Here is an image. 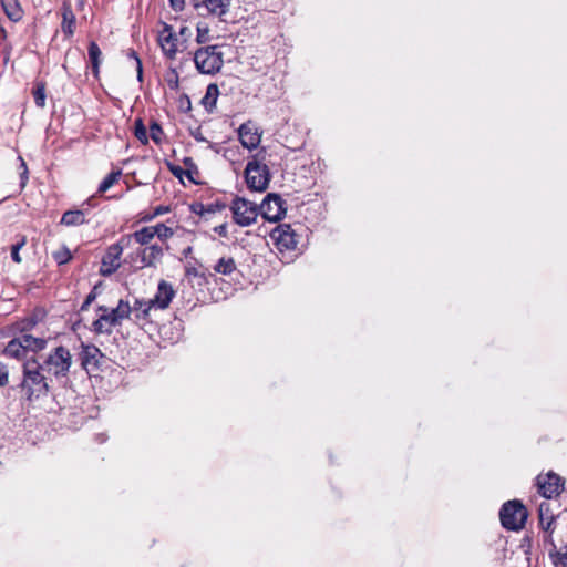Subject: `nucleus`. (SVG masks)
<instances>
[{"label": "nucleus", "instance_id": "nucleus-1", "mask_svg": "<svg viewBox=\"0 0 567 567\" xmlns=\"http://www.w3.org/2000/svg\"><path fill=\"white\" fill-rule=\"evenodd\" d=\"M43 372V365L34 357L24 361L20 388L30 402L48 395L50 391L48 379Z\"/></svg>", "mask_w": 567, "mask_h": 567}, {"label": "nucleus", "instance_id": "nucleus-48", "mask_svg": "<svg viewBox=\"0 0 567 567\" xmlns=\"http://www.w3.org/2000/svg\"><path fill=\"white\" fill-rule=\"evenodd\" d=\"M169 169L173 173V175L178 178H182L185 175V168L181 166H171Z\"/></svg>", "mask_w": 567, "mask_h": 567}, {"label": "nucleus", "instance_id": "nucleus-3", "mask_svg": "<svg viewBox=\"0 0 567 567\" xmlns=\"http://www.w3.org/2000/svg\"><path fill=\"white\" fill-rule=\"evenodd\" d=\"M270 171L264 157L260 158V154H255L248 161L245 168V179L247 187L254 192H265L270 183Z\"/></svg>", "mask_w": 567, "mask_h": 567}, {"label": "nucleus", "instance_id": "nucleus-15", "mask_svg": "<svg viewBox=\"0 0 567 567\" xmlns=\"http://www.w3.org/2000/svg\"><path fill=\"white\" fill-rule=\"evenodd\" d=\"M158 41L164 54L168 59H174L177 52V39L173 32L172 25L163 23V30L158 35Z\"/></svg>", "mask_w": 567, "mask_h": 567}, {"label": "nucleus", "instance_id": "nucleus-21", "mask_svg": "<svg viewBox=\"0 0 567 567\" xmlns=\"http://www.w3.org/2000/svg\"><path fill=\"white\" fill-rule=\"evenodd\" d=\"M3 12L12 22H18L23 17V9L19 0H0Z\"/></svg>", "mask_w": 567, "mask_h": 567}, {"label": "nucleus", "instance_id": "nucleus-29", "mask_svg": "<svg viewBox=\"0 0 567 567\" xmlns=\"http://www.w3.org/2000/svg\"><path fill=\"white\" fill-rule=\"evenodd\" d=\"M218 95V86L216 84H209L206 89V93L202 100V103L205 105L206 109L215 107Z\"/></svg>", "mask_w": 567, "mask_h": 567}, {"label": "nucleus", "instance_id": "nucleus-8", "mask_svg": "<svg viewBox=\"0 0 567 567\" xmlns=\"http://www.w3.org/2000/svg\"><path fill=\"white\" fill-rule=\"evenodd\" d=\"M128 248L127 245L122 244V237L114 244L110 245L104 252L100 274L103 277H110L114 272H116L121 267V257L123 255V250Z\"/></svg>", "mask_w": 567, "mask_h": 567}, {"label": "nucleus", "instance_id": "nucleus-4", "mask_svg": "<svg viewBox=\"0 0 567 567\" xmlns=\"http://www.w3.org/2000/svg\"><path fill=\"white\" fill-rule=\"evenodd\" d=\"M194 63L202 74H216L224 65L223 52L217 44L206 45L194 52Z\"/></svg>", "mask_w": 567, "mask_h": 567}, {"label": "nucleus", "instance_id": "nucleus-31", "mask_svg": "<svg viewBox=\"0 0 567 567\" xmlns=\"http://www.w3.org/2000/svg\"><path fill=\"white\" fill-rule=\"evenodd\" d=\"M153 228V234L158 238L162 243L166 241L174 235V230L166 226L163 223L151 226Z\"/></svg>", "mask_w": 567, "mask_h": 567}, {"label": "nucleus", "instance_id": "nucleus-9", "mask_svg": "<svg viewBox=\"0 0 567 567\" xmlns=\"http://www.w3.org/2000/svg\"><path fill=\"white\" fill-rule=\"evenodd\" d=\"M259 214L268 221L280 220L286 214L285 200L278 194H268L259 205Z\"/></svg>", "mask_w": 567, "mask_h": 567}, {"label": "nucleus", "instance_id": "nucleus-23", "mask_svg": "<svg viewBox=\"0 0 567 567\" xmlns=\"http://www.w3.org/2000/svg\"><path fill=\"white\" fill-rule=\"evenodd\" d=\"M87 55L92 65V73L95 79L100 74V65L102 62V51L95 41H91L87 47Z\"/></svg>", "mask_w": 567, "mask_h": 567}, {"label": "nucleus", "instance_id": "nucleus-26", "mask_svg": "<svg viewBox=\"0 0 567 567\" xmlns=\"http://www.w3.org/2000/svg\"><path fill=\"white\" fill-rule=\"evenodd\" d=\"M539 525L543 530L548 532L554 523V515L549 512V504L542 503L538 508Z\"/></svg>", "mask_w": 567, "mask_h": 567}, {"label": "nucleus", "instance_id": "nucleus-12", "mask_svg": "<svg viewBox=\"0 0 567 567\" xmlns=\"http://www.w3.org/2000/svg\"><path fill=\"white\" fill-rule=\"evenodd\" d=\"M81 365L86 371H92L99 369L100 360L104 357L101 350L94 344H85L81 346Z\"/></svg>", "mask_w": 567, "mask_h": 567}, {"label": "nucleus", "instance_id": "nucleus-43", "mask_svg": "<svg viewBox=\"0 0 567 567\" xmlns=\"http://www.w3.org/2000/svg\"><path fill=\"white\" fill-rule=\"evenodd\" d=\"M168 212H169V207L168 206L159 205V206L155 207V209H154V212H153V214L151 216L144 217L143 219L144 220H151L152 218L161 216V215H164V214H166Z\"/></svg>", "mask_w": 567, "mask_h": 567}, {"label": "nucleus", "instance_id": "nucleus-36", "mask_svg": "<svg viewBox=\"0 0 567 567\" xmlns=\"http://www.w3.org/2000/svg\"><path fill=\"white\" fill-rule=\"evenodd\" d=\"M53 259L58 265H64L72 259V254L66 246H62L53 252Z\"/></svg>", "mask_w": 567, "mask_h": 567}, {"label": "nucleus", "instance_id": "nucleus-34", "mask_svg": "<svg viewBox=\"0 0 567 567\" xmlns=\"http://www.w3.org/2000/svg\"><path fill=\"white\" fill-rule=\"evenodd\" d=\"M184 165L186 167L185 168V176L192 183L198 184V182H197L195 176H198L199 172H198V168H197L196 164L194 163V161L190 157H186L184 159Z\"/></svg>", "mask_w": 567, "mask_h": 567}, {"label": "nucleus", "instance_id": "nucleus-33", "mask_svg": "<svg viewBox=\"0 0 567 567\" xmlns=\"http://www.w3.org/2000/svg\"><path fill=\"white\" fill-rule=\"evenodd\" d=\"M33 97L34 103L38 107L45 106V84L43 82H38L35 87L33 89Z\"/></svg>", "mask_w": 567, "mask_h": 567}, {"label": "nucleus", "instance_id": "nucleus-35", "mask_svg": "<svg viewBox=\"0 0 567 567\" xmlns=\"http://www.w3.org/2000/svg\"><path fill=\"white\" fill-rule=\"evenodd\" d=\"M134 135L144 145L148 143V135L142 118L135 120Z\"/></svg>", "mask_w": 567, "mask_h": 567}, {"label": "nucleus", "instance_id": "nucleus-7", "mask_svg": "<svg viewBox=\"0 0 567 567\" xmlns=\"http://www.w3.org/2000/svg\"><path fill=\"white\" fill-rule=\"evenodd\" d=\"M234 221L240 227L252 225L259 215V206L243 197H235L229 206Z\"/></svg>", "mask_w": 567, "mask_h": 567}, {"label": "nucleus", "instance_id": "nucleus-42", "mask_svg": "<svg viewBox=\"0 0 567 567\" xmlns=\"http://www.w3.org/2000/svg\"><path fill=\"white\" fill-rule=\"evenodd\" d=\"M9 383V369L7 364L0 361V388L8 385Z\"/></svg>", "mask_w": 567, "mask_h": 567}, {"label": "nucleus", "instance_id": "nucleus-38", "mask_svg": "<svg viewBox=\"0 0 567 567\" xmlns=\"http://www.w3.org/2000/svg\"><path fill=\"white\" fill-rule=\"evenodd\" d=\"M27 244V238L25 236H21L20 239L14 244L12 245L11 247V258L14 262L17 264H20L21 262V257H20V249Z\"/></svg>", "mask_w": 567, "mask_h": 567}, {"label": "nucleus", "instance_id": "nucleus-37", "mask_svg": "<svg viewBox=\"0 0 567 567\" xmlns=\"http://www.w3.org/2000/svg\"><path fill=\"white\" fill-rule=\"evenodd\" d=\"M196 42L199 44L207 43L209 41V27L206 23L199 22L196 28Z\"/></svg>", "mask_w": 567, "mask_h": 567}, {"label": "nucleus", "instance_id": "nucleus-41", "mask_svg": "<svg viewBox=\"0 0 567 567\" xmlns=\"http://www.w3.org/2000/svg\"><path fill=\"white\" fill-rule=\"evenodd\" d=\"M38 320L33 317L27 318L19 323V330L23 333L35 327Z\"/></svg>", "mask_w": 567, "mask_h": 567}, {"label": "nucleus", "instance_id": "nucleus-2", "mask_svg": "<svg viewBox=\"0 0 567 567\" xmlns=\"http://www.w3.org/2000/svg\"><path fill=\"white\" fill-rule=\"evenodd\" d=\"M97 310L101 311V315L93 321L92 330L99 334H110L114 327L121 324L132 313L130 302L124 300H120L118 305L111 310L105 306H100Z\"/></svg>", "mask_w": 567, "mask_h": 567}, {"label": "nucleus", "instance_id": "nucleus-10", "mask_svg": "<svg viewBox=\"0 0 567 567\" xmlns=\"http://www.w3.org/2000/svg\"><path fill=\"white\" fill-rule=\"evenodd\" d=\"M538 492L545 498H553L558 496L564 489V480L554 472H548L545 475H538L536 478Z\"/></svg>", "mask_w": 567, "mask_h": 567}, {"label": "nucleus", "instance_id": "nucleus-24", "mask_svg": "<svg viewBox=\"0 0 567 567\" xmlns=\"http://www.w3.org/2000/svg\"><path fill=\"white\" fill-rule=\"evenodd\" d=\"M152 308H155L152 300H141L135 299L133 306H131L132 313H134L137 320H147L150 317V311Z\"/></svg>", "mask_w": 567, "mask_h": 567}, {"label": "nucleus", "instance_id": "nucleus-22", "mask_svg": "<svg viewBox=\"0 0 567 567\" xmlns=\"http://www.w3.org/2000/svg\"><path fill=\"white\" fill-rule=\"evenodd\" d=\"M3 354L17 360L23 359L27 353L22 343V337L20 336L10 340L3 350Z\"/></svg>", "mask_w": 567, "mask_h": 567}, {"label": "nucleus", "instance_id": "nucleus-17", "mask_svg": "<svg viewBox=\"0 0 567 567\" xmlns=\"http://www.w3.org/2000/svg\"><path fill=\"white\" fill-rule=\"evenodd\" d=\"M174 296L175 291L173 289V286L165 280H161L157 287V291L154 298H152L151 300L156 309L164 310L169 306Z\"/></svg>", "mask_w": 567, "mask_h": 567}, {"label": "nucleus", "instance_id": "nucleus-47", "mask_svg": "<svg viewBox=\"0 0 567 567\" xmlns=\"http://www.w3.org/2000/svg\"><path fill=\"white\" fill-rule=\"evenodd\" d=\"M21 161V167L23 168V172L21 173V186L23 187L28 181V168L25 165V162L20 157Z\"/></svg>", "mask_w": 567, "mask_h": 567}, {"label": "nucleus", "instance_id": "nucleus-5", "mask_svg": "<svg viewBox=\"0 0 567 567\" xmlns=\"http://www.w3.org/2000/svg\"><path fill=\"white\" fill-rule=\"evenodd\" d=\"M44 371L56 379H66L72 365L70 350L63 346L56 347L42 363Z\"/></svg>", "mask_w": 567, "mask_h": 567}, {"label": "nucleus", "instance_id": "nucleus-52", "mask_svg": "<svg viewBox=\"0 0 567 567\" xmlns=\"http://www.w3.org/2000/svg\"><path fill=\"white\" fill-rule=\"evenodd\" d=\"M190 250H192V247H188L187 249H185V250H184V254H185V255H186V254H189V252H190Z\"/></svg>", "mask_w": 567, "mask_h": 567}, {"label": "nucleus", "instance_id": "nucleus-20", "mask_svg": "<svg viewBox=\"0 0 567 567\" xmlns=\"http://www.w3.org/2000/svg\"><path fill=\"white\" fill-rule=\"evenodd\" d=\"M86 223V214L81 209L64 212L60 220V224L66 227H76Z\"/></svg>", "mask_w": 567, "mask_h": 567}, {"label": "nucleus", "instance_id": "nucleus-39", "mask_svg": "<svg viewBox=\"0 0 567 567\" xmlns=\"http://www.w3.org/2000/svg\"><path fill=\"white\" fill-rule=\"evenodd\" d=\"M163 130L161 125L156 122H153L150 126V137L156 143L159 144L162 142Z\"/></svg>", "mask_w": 567, "mask_h": 567}, {"label": "nucleus", "instance_id": "nucleus-18", "mask_svg": "<svg viewBox=\"0 0 567 567\" xmlns=\"http://www.w3.org/2000/svg\"><path fill=\"white\" fill-rule=\"evenodd\" d=\"M164 257V248L162 245L152 244L143 247V266L145 268H156Z\"/></svg>", "mask_w": 567, "mask_h": 567}, {"label": "nucleus", "instance_id": "nucleus-53", "mask_svg": "<svg viewBox=\"0 0 567 567\" xmlns=\"http://www.w3.org/2000/svg\"><path fill=\"white\" fill-rule=\"evenodd\" d=\"M101 436V440L100 442H104L105 441V437L103 435H100Z\"/></svg>", "mask_w": 567, "mask_h": 567}, {"label": "nucleus", "instance_id": "nucleus-27", "mask_svg": "<svg viewBox=\"0 0 567 567\" xmlns=\"http://www.w3.org/2000/svg\"><path fill=\"white\" fill-rule=\"evenodd\" d=\"M214 270L217 274L229 276L236 270L235 260L231 257H223L214 266Z\"/></svg>", "mask_w": 567, "mask_h": 567}, {"label": "nucleus", "instance_id": "nucleus-6", "mask_svg": "<svg viewBox=\"0 0 567 567\" xmlns=\"http://www.w3.org/2000/svg\"><path fill=\"white\" fill-rule=\"evenodd\" d=\"M527 516L526 507L517 499L506 502L499 511L501 523L508 530L522 529Z\"/></svg>", "mask_w": 567, "mask_h": 567}, {"label": "nucleus", "instance_id": "nucleus-14", "mask_svg": "<svg viewBox=\"0 0 567 567\" xmlns=\"http://www.w3.org/2000/svg\"><path fill=\"white\" fill-rule=\"evenodd\" d=\"M238 136L241 145L248 150L257 148L261 141V135L250 121L239 126Z\"/></svg>", "mask_w": 567, "mask_h": 567}, {"label": "nucleus", "instance_id": "nucleus-16", "mask_svg": "<svg viewBox=\"0 0 567 567\" xmlns=\"http://www.w3.org/2000/svg\"><path fill=\"white\" fill-rule=\"evenodd\" d=\"M121 237L122 244L127 245V247L131 246L132 241L138 244L141 247H146L152 245V240L155 238L151 226L142 227L132 234H126Z\"/></svg>", "mask_w": 567, "mask_h": 567}, {"label": "nucleus", "instance_id": "nucleus-44", "mask_svg": "<svg viewBox=\"0 0 567 567\" xmlns=\"http://www.w3.org/2000/svg\"><path fill=\"white\" fill-rule=\"evenodd\" d=\"M185 275L186 277L190 278V277H203L204 274H199L198 269L195 267V266H192V265H186L185 266Z\"/></svg>", "mask_w": 567, "mask_h": 567}, {"label": "nucleus", "instance_id": "nucleus-13", "mask_svg": "<svg viewBox=\"0 0 567 567\" xmlns=\"http://www.w3.org/2000/svg\"><path fill=\"white\" fill-rule=\"evenodd\" d=\"M196 10L205 9L207 14L218 18L225 16L230 7V0H192Z\"/></svg>", "mask_w": 567, "mask_h": 567}, {"label": "nucleus", "instance_id": "nucleus-50", "mask_svg": "<svg viewBox=\"0 0 567 567\" xmlns=\"http://www.w3.org/2000/svg\"><path fill=\"white\" fill-rule=\"evenodd\" d=\"M187 33H189V29L187 27H182L179 29V34L181 35H186Z\"/></svg>", "mask_w": 567, "mask_h": 567}, {"label": "nucleus", "instance_id": "nucleus-32", "mask_svg": "<svg viewBox=\"0 0 567 567\" xmlns=\"http://www.w3.org/2000/svg\"><path fill=\"white\" fill-rule=\"evenodd\" d=\"M125 262L131 264L136 269L145 268L143 266V247H140L135 251L127 254L125 257Z\"/></svg>", "mask_w": 567, "mask_h": 567}, {"label": "nucleus", "instance_id": "nucleus-30", "mask_svg": "<svg viewBox=\"0 0 567 567\" xmlns=\"http://www.w3.org/2000/svg\"><path fill=\"white\" fill-rule=\"evenodd\" d=\"M122 175V171L117 169L115 172H111L107 174L104 179L101 182L97 188V193L102 194L109 190L115 183L118 182L120 177Z\"/></svg>", "mask_w": 567, "mask_h": 567}, {"label": "nucleus", "instance_id": "nucleus-11", "mask_svg": "<svg viewBox=\"0 0 567 567\" xmlns=\"http://www.w3.org/2000/svg\"><path fill=\"white\" fill-rule=\"evenodd\" d=\"M296 237L289 224H280L270 231V238L280 251L295 249L297 246Z\"/></svg>", "mask_w": 567, "mask_h": 567}, {"label": "nucleus", "instance_id": "nucleus-45", "mask_svg": "<svg viewBox=\"0 0 567 567\" xmlns=\"http://www.w3.org/2000/svg\"><path fill=\"white\" fill-rule=\"evenodd\" d=\"M168 1H169L171 8L176 12L182 11L185 7V0H168Z\"/></svg>", "mask_w": 567, "mask_h": 567}, {"label": "nucleus", "instance_id": "nucleus-19", "mask_svg": "<svg viewBox=\"0 0 567 567\" xmlns=\"http://www.w3.org/2000/svg\"><path fill=\"white\" fill-rule=\"evenodd\" d=\"M61 10H62V23H61L62 32L66 37H72L75 31V22H76L75 14L73 13L71 6L66 2L63 3Z\"/></svg>", "mask_w": 567, "mask_h": 567}, {"label": "nucleus", "instance_id": "nucleus-49", "mask_svg": "<svg viewBox=\"0 0 567 567\" xmlns=\"http://www.w3.org/2000/svg\"><path fill=\"white\" fill-rule=\"evenodd\" d=\"M227 224L218 225L214 228L215 233H217L219 236L227 237Z\"/></svg>", "mask_w": 567, "mask_h": 567}, {"label": "nucleus", "instance_id": "nucleus-51", "mask_svg": "<svg viewBox=\"0 0 567 567\" xmlns=\"http://www.w3.org/2000/svg\"><path fill=\"white\" fill-rule=\"evenodd\" d=\"M78 4L82 8L84 6V0H78Z\"/></svg>", "mask_w": 567, "mask_h": 567}, {"label": "nucleus", "instance_id": "nucleus-25", "mask_svg": "<svg viewBox=\"0 0 567 567\" xmlns=\"http://www.w3.org/2000/svg\"><path fill=\"white\" fill-rule=\"evenodd\" d=\"M21 337L25 353L29 351L37 353L47 347V340L43 338H35L28 333H22Z\"/></svg>", "mask_w": 567, "mask_h": 567}, {"label": "nucleus", "instance_id": "nucleus-28", "mask_svg": "<svg viewBox=\"0 0 567 567\" xmlns=\"http://www.w3.org/2000/svg\"><path fill=\"white\" fill-rule=\"evenodd\" d=\"M550 544L553 548L549 550V557L554 565L567 567V545L563 549L558 550L553 540H550Z\"/></svg>", "mask_w": 567, "mask_h": 567}, {"label": "nucleus", "instance_id": "nucleus-46", "mask_svg": "<svg viewBox=\"0 0 567 567\" xmlns=\"http://www.w3.org/2000/svg\"><path fill=\"white\" fill-rule=\"evenodd\" d=\"M95 297H96L95 292H94V291H91V292L86 296V298H85L84 302L82 303V306H81V310H82V311L86 310V309L89 308V306L94 301Z\"/></svg>", "mask_w": 567, "mask_h": 567}, {"label": "nucleus", "instance_id": "nucleus-40", "mask_svg": "<svg viewBox=\"0 0 567 567\" xmlns=\"http://www.w3.org/2000/svg\"><path fill=\"white\" fill-rule=\"evenodd\" d=\"M127 58L132 59L135 62L136 65V72H137V80L142 82L143 80V66L142 61L138 58L137 53L134 50H128Z\"/></svg>", "mask_w": 567, "mask_h": 567}]
</instances>
